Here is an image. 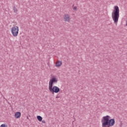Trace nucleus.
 Here are the masks:
<instances>
[{
    "label": "nucleus",
    "mask_w": 127,
    "mask_h": 127,
    "mask_svg": "<svg viewBox=\"0 0 127 127\" xmlns=\"http://www.w3.org/2000/svg\"><path fill=\"white\" fill-rule=\"evenodd\" d=\"M101 123L102 124V127H113L115 125V119H111V117L106 116L103 117Z\"/></svg>",
    "instance_id": "obj_1"
},
{
    "label": "nucleus",
    "mask_w": 127,
    "mask_h": 127,
    "mask_svg": "<svg viewBox=\"0 0 127 127\" xmlns=\"http://www.w3.org/2000/svg\"><path fill=\"white\" fill-rule=\"evenodd\" d=\"M112 16L114 21V23L117 25L119 21V18L120 17V8H119V6H114V10L112 12Z\"/></svg>",
    "instance_id": "obj_2"
},
{
    "label": "nucleus",
    "mask_w": 127,
    "mask_h": 127,
    "mask_svg": "<svg viewBox=\"0 0 127 127\" xmlns=\"http://www.w3.org/2000/svg\"><path fill=\"white\" fill-rule=\"evenodd\" d=\"M18 31H19V29L17 26H13L11 29V32L14 37L18 35Z\"/></svg>",
    "instance_id": "obj_3"
},
{
    "label": "nucleus",
    "mask_w": 127,
    "mask_h": 127,
    "mask_svg": "<svg viewBox=\"0 0 127 127\" xmlns=\"http://www.w3.org/2000/svg\"><path fill=\"white\" fill-rule=\"evenodd\" d=\"M49 90L53 94L54 93H59L60 92V88L56 86H54V87L49 86Z\"/></svg>",
    "instance_id": "obj_4"
},
{
    "label": "nucleus",
    "mask_w": 127,
    "mask_h": 127,
    "mask_svg": "<svg viewBox=\"0 0 127 127\" xmlns=\"http://www.w3.org/2000/svg\"><path fill=\"white\" fill-rule=\"evenodd\" d=\"M57 82H58V79L56 77L53 76L50 80L49 87L53 86V84H54V83H57Z\"/></svg>",
    "instance_id": "obj_5"
},
{
    "label": "nucleus",
    "mask_w": 127,
    "mask_h": 127,
    "mask_svg": "<svg viewBox=\"0 0 127 127\" xmlns=\"http://www.w3.org/2000/svg\"><path fill=\"white\" fill-rule=\"evenodd\" d=\"M64 21H70V17L69 16V15L65 14L64 16Z\"/></svg>",
    "instance_id": "obj_6"
},
{
    "label": "nucleus",
    "mask_w": 127,
    "mask_h": 127,
    "mask_svg": "<svg viewBox=\"0 0 127 127\" xmlns=\"http://www.w3.org/2000/svg\"><path fill=\"white\" fill-rule=\"evenodd\" d=\"M21 116V113L19 112H16L15 114V117L16 119H19Z\"/></svg>",
    "instance_id": "obj_7"
},
{
    "label": "nucleus",
    "mask_w": 127,
    "mask_h": 127,
    "mask_svg": "<svg viewBox=\"0 0 127 127\" xmlns=\"http://www.w3.org/2000/svg\"><path fill=\"white\" fill-rule=\"evenodd\" d=\"M62 65V62L60 61H58L56 64V65L57 67H60Z\"/></svg>",
    "instance_id": "obj_8"
},
{
    "label": "nucleus",
    "mask_w": 127,
    "mask_h": 127,
    "mask_svg": "<svg viewBox=\"0 0 127 127\" xmlns=\"http://www.w3.org/2000/svg\"><path fill=\"white\" fill-rule=\"evenodd\" d=\"M37 119L39 122H42V117L40 116H37Z\"/></svg>",
    "instance_id": "obj_9"
},
{
    "label": "nucleus",
    "mask_w": 127,
    "mask_h": 127,
    "mask_svg": "<svg viewBox=\"0 0 127 127\" xmlns=\"http://www.w3.org/2000/svg\"><path fill=\"white\" fill-rule=\"evenodd\" d=\"M13 9L14 10V12H15V13L17 12V8L16 7H15V6H13Z\"/></svg>",
    "instance_id": "obj_10"
},
{
    "label": "nucleus",
    "mask_w": 127,
    "mask_h": 127,
    "mask_svg": "<svg viewBox=\"0 0 127 127\" xmlns=\"http://www.w3.org/2000/svg\"><path fill=\"white\" fill-rule=\"evenodd\" d=\"M0 127H7V126L5 125V124H2Z\"/></svg>",
    "instance_id": "obj_11"
},
{
    "label": "nucleus",
    "mask_w": 127,
    "mask_h": 127,
    "mask_svg": "<svg viewBox=\"0 0 127 127\" xmlns=\"http://www.w3.org/2000/svg\"><path fill=\"white\" fill-rule=\"evenodd\" d=\"M73 10H75V11L77 10V7L76 6L73 7Z\"/></svg>",
    "instance_id": "obj_12"
},
{
    "label": "nucleus",
    "mask_w": 127,
    "mask_h": 127,
    "mask_svg": "<svg viewBox=\"0 0 127 127\" xmlns=\"http://www.w3.org/2000/svg\"><path fill=\"white\" fill-rule=\"evenodd\" d=\"M42 123H43L44 124H45V121L44 120L42 121Z\"/></svg>",
    "instance_id": "obj_13"
},
{
    "label": "nucleus",
    "mask_w": 127,
    "mask_h": 127,
    "mask_svg": "<svg viewBox=\"0 0 127 127\" xmlns=\"http://www.w3.org/2000/svg\"><path fill=\"white\" fill-rule=\"evenodd\" d=\"M58 98H59V96H57V97H56V98H57V99H58Z\"/></svg>",
    "instance_id": "obj_14"
},
{
    "label": "nucleus",
    "mask_w": 127,
    "mask_h": 127,
    "mask_svg": "<svg viewBox=\"0 0 127 127\" xmlns=\"http://www.w3.org/2000/svg\"><path fill=\"white\" fill-rule=\"evenodd\" d=\"M126 26H127V23H126Z\"/></svg>",
    "instance_id": "obj_15"
}]
</instances>
